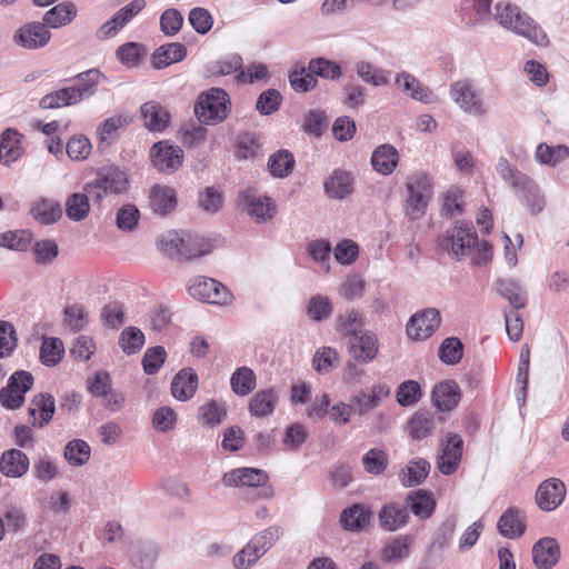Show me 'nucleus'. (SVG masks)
I'll return each mask as SVG.
<instances>
[{
  "label": "nucleus",
  "mask_w": 569,
  "mask_h": 569,
  "mask_svg": "<svg viewBox=\"0 0 569 569\" xmlns=\"http://www.w3.org/2000/svg\"><path fill=\"white\" fill-rule=\"evenodd\" d=\"M77 7L73 2H61L48 10L42 18L46 28H61L70 24L77 17Z\"/></svg>",
  "instance_id": "33"
},
{
  "label": "nucleus",
  "mask_w": 569,
  "mask_h": 569,
  "mask_svg": "<svg viewBox=\"0 0 569 569\" xmlns=\"http://www.w3.org/2000/svg\"><path fill=\"white\" fill-rule=\"evenodd\" d=\"M128 183L126 172L114 167L99 173L97 179L88 182L83 189L92 200L100 202L107 196L126 192Z\"/></svg>",
  "instance_id": "6"
},
{
  "label": "nucleus",
  "mask_w": 569,
  "mask_h": 569,
  "mask_svg": "<svg viewBox=\"0 0 569 569\" xmlns=\"http://www.w3.org/2000/svg\"><path fill=\"white\" fill-rule=\"evenodd\" d=\"M372 168L382 176L391 174L398 162H399V152L391 144H381L378 146L370 159Z\"/></svg>",
  "instance_id": "30"
},
{
  "label": "nucleus",
  "mask_w": 569,
  "mask_h": 569,
  "mask_svg": "<svg viewBox=\"0 0 569 569\" xmlns=\"http://www.w3.org/2000/svg\"><path fill=\"white\" fill-rule=\"evenodd\" d=\"M308 432L303 425L292 423L286 429L282 445L286 449L297 451L306 442Z\"/></svg>",
  "instance_id": "64"
},
{
  "label": "nucleus",
  "mask_w": 569,
  "mask_h": 569,
  "mask_svg": "<svg viewBox=\"0 0 569 569\" xmlns=\"http://www.w3.org/2000/svg\"><path fill=\"white\" fill-rule=\"evenodd\" d=\"M227 416L224 403L210 400L199 408V421L202 426L212 427Z\"/></svg>",
  "instance_id": "51"
},
{
  "label": "nucleus",
  "mask_w": 569,
  "mask_h": 569,
  "mask_svg": "<svg viewBox=\"0 0 569 569\" xmlns=\"http://www.w3.org/2000/svg\"><path fill=\"white\" fill-rule=\"evenodd\" d=\"M498 292L516 308L526 306L527 299L520 284L512 279H500L496 282Z\"/></svg>",
  "instance_id": "46"
},
{
  "label": "nucleus",
  "mask_w": 569,
  "mask_h": 569,
  "mask_svg": "<svg viewBox=\"0 0 569 569\" xmlns=\"http://www.w3.org/2000/svg\"><path fill=\"white\" fill-rule=\"evenodd\" d=\"M499 533L509 539H516L526 530L525 518L519 509L508 508L497 523Z\"/></svg>",
  "instance_id": "32"
},
{
  "label": "nucleus",
  "mask_w": 569,
  "mask_h": 569,
  "mask_svg": "<svg viewBox=\"0 0 569 569\" xmlns=\"http://www.w3.org/2000/svg\"><path fill=\"white\" fill-rule=\"evenodd\" d=\"M532 558L537 568L551 569L560 558V547L553 538H542L532 547Z\"/></svg>",
  "instance_id": "21"
},
{
  "label": "nucleus",
  "mask_w": 569,
  "mask_h": 569,
  "mask_svg": "<svg viewBox=\"0 0 569 569\" xmlns=\"http://www.w3.org/2000/svg\"><path fill=\"white\" fill-rule=\"evenodd\" d=\"M101 73L98 69H90L79 73L76 79L78 80L77 86H72L77 94L80 96V101L87 97L92 96L96 92L97 84L99 83Z\"/></svg>",
  "instance_id": "56"
},
{
  "label": "nucleus",
  "mask_w": 569,
  "mask_h": 569,
  "mask_svg": "<svg viewBox=\"0 0 569 569\" xmlns=\"http://www.w3.org/2000/svg\"><path fill=\"white\" fill-rule=\"evenodd\" d=\"M309 71L315 76H319L326 79H338L341 76V68L338 63L323 59L317 58L309 62Z\"/></svg>",
  "instance_id": "62"
},
{
  "label": "nucleus",
  "mask_w": 569,
  "mask_h": 569,
  "mask_svg": "<svg viewBox=\"0 0 569 569\" xmlns=\"http://www.w3.org/2000/svg\"><path fill=\"white\" fill-rule=\"evenodd\" d=\"M230 110V97L221 88H211L207 92H202L194 104V113L198 120L208 126L223 122Z\"/></svg>",
  "instance_id": "3"
},
{
  "label": "nucleus",
  "mask_w": 569,
  "mask_h": 569,
  "mask_svg": "<svg viewBox=\"0 0 569 569\" xmlns=\"http://www.w3.org/2000/svg\"><path fill=\"white\" fill-rule=\"evenodd\" d=\"M186 234V231L168 230L158 238L157 246L166 256L181 261V256L188 254L187 251H182Z\"/></svg>",
  "instance_id": "35"
},
{
  "label": "nucleus",
  "mask_w": 569,
  "mask_h": 569,
  "mask_svg": "<svg viewBox=\"0 0 569 569\" xmlns=\"http://www.w3.org/2000/svg\"><path fill=\"white\" fill-rule=\"evenodd\" d=\"M213 248L212 240L187 232L183 250L187 251V256H181V261L193 260L197 258H201L211 252Z\"/></svg>",
  "instance_id": "43"
},
{
  "label": "nucleus",
  "mask_w": 569,
  "mask_h": 569,
  "mask_svg": "<svg viewBox=\"0 0 569 569\" xmlns=\"http://www.w3.org/2000/svg\"><path fill=\"white\" fill-rule=\"evenodd\" d=\"M441 323L438 309L428 308L413 315L407 325V335L412 340H426Z\"/></svg>",
  "instance_id": "13"
},
{
  "label": "nucleus",
  "mask_w": 569,
  "mask_h": 569,
  "mask_svg": "<svg viewBox=\"0 0 569 569\" xmlns=\"http://www.w3.org/2000/svg\"><path fill=\"white\" fill-rule=\"evenodd\" d=\"M339 356L331 347L319 348L312 359L313 369L321 375H327L338 365Z\"/></svg>",
  "instance_id": "52"
},
{
  "label": "nucleus",
  "mask_w": 569,
  "mask_h": 569,
  "mask_svg": "<svg viewBox=\"0 0 569 569\" xmlns=\"http://www.w3.org/2000/svg\"><path fill=\"white\" fill-rule=\"evenodd\" d=\"M71 87L61 88L43 96L39 106L42 109H57L80 102V96Z\"/></svg>",
  "instance_id": "40"
},
{
  "label": "nucleus",
  "mask_w": 569,
  "mask_h": 569,
  "mask_svg": "<svg viewBox=\"0 0 569 569\" xmlns=\"http://www.w3.org/2000/svg\"><path fill=\"white\" fill-rule=\"evenodd\" d=\"M279 392L274 388L262 389L256 392L249 401V412L256 418L269 417L274 412Z\"/></svg>",
  "instance_id": "28"
},
{
  "label": "nucleus",
  "mask_w": 569,
  "mask_h": 569,
  "mask_svg": "<svg viewBox=\"0 0 569 569\" xmlns=\"http://www.w3.org/2000/svg\"><path fill=\"white\" fill-rule=\"evenodd\" d=\"M197 388V373L191 368H183L174 376L172 380L171 393L176 399L186 401L193 397Z\"/></svg>",
  "instance_id": "31"
},
{
  "label": "nucleus",
  "mask_w": 569,
  "mask_h": 569,
  "mask_svg": "<svg viewBox=\"0 0 569 569\" xmlns=\"http://www.w3.org/2000/svg\"><path fill=\"white\" fill-rule=\"evenodd\" d=\"M406 506L419 519H429L437 507L433 495L425 489L409 491L406 496Z\"/></svg>",
  "instance_id": "24"
},
{
  "label": "nucleus",
  "mask_w": 569,
  "mask_h": 569,
  "mask_svg": "<svg viewBox=\"0 0 569 569\" xmlns=\"http://www.w3.org/2000/svg\"><path fill=\"white\" fill-rule=\"evenodd\" d=\"M269 477L267 472L258 468H236L222 476V483L226 487H262Z\"/></svg>",
  "instance_id": "17"
},
{
  "label": "nucleus",
  "mask_w": 569,
  "mask_h": 569,
  "mask_svg": "<svg viewBox=\"0 0 569 569\" xmlns=\"http://www.w3.org/2000/svg\"><path fill=\"white\" fill-rule=\"evenodd\" d=\"M365 470L371 475L382 473L388 466V456L378 448H372L362 457Z\"/></svg>",
  "instance_id": "60"
},
{
  "label": "nucleus",
  "mask_w": 569,
  "mask_h": 569,
  "mask_svg": "<svg viewBox=\"0 0 569 569\" xmlns=\"http://www.w3.org/2000/svg\"><path fill=\"white\" fill-rule=\"evenodd\" d=\"M238 204L258 222L271 219L276 209L270 197H260L258 190L252 187H249L239 193Z\"/></svg>",
  "instance_id": "11"
},
{
  "label": "nucleus",
  "mask_w": 569,
  "mask_h": 569,
  "mask_svg": "<svg viewBox=\"0 0 569 569\" xmlns=\"http://www.w3.org/2000/svg\"><path fill=\"white\" fill-rule=\"evenodd\" d=\"M451 100L467 114L482 117L488 113L480 89L470 79L457 80L450 86Z\"/></svg>",
  "instance_id": "4"
},
{
  "label": "nucleus",
  "mask_w": 569,
  "mask_h": 569,
  "mask_svg": "<svg viewBox=\"0 0 569 569\" xmlns=\"http://www.w3.org/2000/svg\"><path fill=\"white\" fill-rule=\"evenodd\" d=\"M89 198L91 197L86 191L71 194L66 202L67 217L73 221L86 219L90 211Z\"/></svg>",
  "instance_id": "48"
},
{
  "label": "nucleus",
  "mask_w": 569,
  "mask_h": 569,
  "mask_svg": "<svg viewBox=\"0 0 569 569\" xmlns=\"http://www.w3.org/2000/svg\"><path fill=\"white\" fill-rule=\"evenodd\" d=\"M495 19L503 28L529 39L538 46H545L548 43L547 34L543 32L541 27L538 26L526 12H522L518 6L498 2L496 6Z\"/></svg>",
  "instance_id": "1"
},
{
  "label": "nucleus",
  "mask_w": 569,
  "mask_h": 569,
  "mask_svg": "<svg viewBox=\"0 0 569 569\" xmlns=\"http://www.w3.org/2000/svg\"><path fill=\"white\" fill-rule=\"evenodd\" d=\"M535 157L542 164L556 166L569 157V148L565 144L549 147L546 143H540L537 147Z\"/></svg>",
  "instance_id": "50"
},
{
  "label": "nucleus",
  "mask_w": 569,
  "mask_h": 569,
  "mask_svg": "<svg viewBox=\"0 0 569 569\" xmlns=\"http://www.w3.org/2000/svg\"><path fill=\"white\" fill-rule=\"evenodd\" d=\"M64 457L70 465L82 466L90 458V447L83 440H72L64 448Z\"/></svg>",
  "instance_id": "59"
},
{
  "label": "nucleus",
  "mask_w": 569,
  "mask_h": 569,
  "mask_svg": "<svg viewBox=\"0 0 569 569\" xmlns=\"http://www.w3.org/2000/svg\"><path fill=\"white\" fill-rule=\"evenodd\" d=\"M436 421L433 413L428 410L417 411L408 423L409 436L413 440H421L428 437L435 429Z\"/></svg>",
  "instance_id": "41"
},
{
  "label": "nucleus",
  "mask_w": 569,
  "mask_h": 569,
  "mask_svg": "<svg viewBox=\"0 0 569 569\" xmlns=\"http://www.w3.org/2000/svg\"><path fill=\"white\" fill-rule=\"evenodd\" d=\"M429 471L430 463L425 459H417L402 469L399 477L405 487H413L422 483Z\"/></svg>",
  "instance_id": "45"
},
{
  "label": "nucleus",
  "mask_w": 569,
  "mask_h": 569,
  "mask_svg": "<svg viewBox=\"0 0 569 569\" xmlns=\"http://www.w3.org/2000/svg\"><path fill=\"white\" fill-rule=\"evenodd\" d=\"M565 497V483L557 478H550L539 485L536 502L541 510L551 511L562 503Z\"/></svg>",
  "instance_id": "15"
},
{
  "label": "nucleus",
  "mask_w": 569,
  "mask_h": 569,
  "mask_svg": "<svg viewBox=\"0 0 569 569\" xmlns=\"http://www.w3.org/2000/svg\"><path fill=\"white\" fill-rule=\"evenodd\" d=\"M30 213L39 223L51 224L61 218L62 209L54 200L41 199L32 204Z\"/></svg>",
  "instance_id": "38"
},
{
  "label": "nucleus",
  "mask_w": 569,
  "mask_h": 569,
  "mask_svg": "<svg viewBox=\"0 0 569 569\" xmlns=\"http://www.w3.org/2000/svg\"><path fill=\"white\" fill-rule=\"evenodd\" d=\"M378 349L379 343L377 336L369 330H363L349 339L350 356L355 360L363 363L371 362L377 357Z\"/></svg>",
  "instance_id": "16"
},
{
  "label": "nucleus",
  "mask_w": 569,
  "mask_h": 569,
  "mask_svg": "<svg viewBox=\"0 0 569 569\" xmlns=\"http://www.w3.org/2000/svg\"><path fill=\"white\" fill-rule=\"evenodd\" d=\"M167 358V352L163 347L156 346L152 348H149L142 359V367L143 371L147 375H154L157 373L162 365L164 363Z\"/></svg>",
  "instance_id": "63"
},
{
  "label": "nucleus",
  "mask_w": 569,
  "mask_h": 569,
  "mask_svg": "<svg viewBox=\"0 0 569 569\" xmlns=\"http://www.w3.org/2000/svg\"><path fill=\"white\" fill-rule=\"evenodd\" d=\"M158 556V547L151 542L139 541L130 550V561L137 569H152Z\"/></svg>",
  "instance_id": "37"
},
{
  "label": "nucleus",
  "mask_w": 569,
  "mask_h": 569,
  "mask_svg": "<svg viewBox=\"0 0 569 569\" xmlns=\"http://www.w3.org/2000/svg\"><path fill=\"white\" fill-rule=\"evenodd\" d=\"M395 83L413 100L427 104L435 101L433 92L409 72L402 71L397 73Z\"/></svg>",
  "instance_id": "22"
},
{
  "label": "nucleus",
  "mask_w": 569,
  "mask_h": 569,
  "mask_svg": "<svg viewBox=\"0 0 569 569\" xmlns=\"http://www.w3.org/2000/svg\"><path fill=\"white\" fill-rule=\"evenodd\" d=\"M54 411V398L49 393H38L28 407V421L34 428H42L52 420Z\"/></svg>",
  "instance_id": "18"
},
{
  "label": "nucleus",
  "mask_w": 569,
  "mask_h": 569,
  "mask_svg": "<svg viewBox=\"0 0 569 569\" xmlns=\"http://www.w3.org/2000/svg\"><path fill=\"white\" fill-rule=\"evenodd\" d=\"M144 53V48L137 42H127L120 46L116 51L118 60L129 68L137 67Z\"/></svg>",
  "instance_id": "58"
},
{
  "label": "nucleus",
  "mask_w": 569,
  "mask_h": 569,
  "mask_svg": "<svg viewBox=\"0 0 569 569\" xmlns=\"http://www.w3.org/2000/svg\"><path fill=\"white\" fill-rule=\"evenodd\" d=\"M295 158L288 150H279L268 161L270 173L276 178L288 177L295 168Z\"/></svg>",
  "instance_id": "47"
},
{
  "label": "nucleus",
  "mask_w": 569,
  "mask_h": 569,
  "mask_svg": "<svg viewBox=\"0 0 569 569\" xmlns=\"http://www.w3.org/2000/svg\"><path fill=\"white\" fill-rule=\"evenodd\" d=\"M463 452V439L458 433L448 432L440 440L439 455L437 457V468L445 475L450 476L456 472Z\"/></svg>",
  "instance_id": "10"
},
{
  "label": "nucleus",
  "mask_w": 569,
  "mask_h": 569,
  "mask_svg": "<svg viewBox=\"0 0 569 569\" xmlns=\"http://www.w3.org/2000/svg\"><path fill=\"white\" fill-rule=\"evenodd\" d=\"M30 467L28 456L19 449H9L1 455L0 471L9 478H20L24 476Z\"/></svg>",
  "instance_id": "25"
},
{
  "label": "nucleus",
  "mask_w": 569,
  "mask_h": 569,
  "mask_svg": "<svg viewBox=\"0 0 569 569\" xmlns=\"http://www.w3.org/2000/svg\"><path fill=\"white\" fill-rule=\"evenodd\" d=\"M363 317L355 309L340 313L338 317V330L346 336H355L362 332Z\"/></svg>",
  "instance_id": "55"
},
{
  "label": "nucleus",
  "mask_w": 569,
  "mask_h": 569,
  "mask_svg": "<svg viewBox=\"0 0 569 569\" xmlns=\"http://www.w3.org/2000/svg\"><path fill=\"white\" fill-rule=\"evenodd\" d=\"M188 290L194 299L211 305L224 306L232 300L228 288L213 278L198 276L190 281Z\"/></svg>",
  "instance_id": "7"
},
{
  "label": "nucleus",
  "mask_w": 569,
  "mask_h": 569,
  "mask_svg": "<svg viewBox=\"0 0 569 569\" xmlns=\"http://www.w3.org/2000/svg\"><path fill=\"white\" fill-rule=\"evenodd\" d=\"M232 391L239 397H246L251 393L257 386L254 371L249 367L237 368L230 377Z\"/></svg>",
  "instance_id": "39"
},
{
  "label": "nucleus",
  "mask_w": 569,
  "mask_h": 569,
  "mask_svg": "<svg viewBox=\"0 0 569 569\" xmlns=\"http://www.w3.org/2000/svg\"><path fill=\"white\" fill-rule=\"evenodd\" d=\"M406 188V213L411 220H417L425 214L431 198V178L426 172H416L409 178Z\"/></svg>",
  "instance_id": "5"
},
{
  "label": "nucleus",
  "mask_w": 569,
  "mask_h": 569,
  "mask_svg": "<svg viewBox=\"0 0 569 569\" xmlns=\"http://www.w3.org/2000/svg\"><path fill=\"white\" fill-rule=\"evenodd\" d=\"M463 356V345L460 339L456 337L447 338L442 341L439 348L440 360L449 366L457 365L461 361Z\"/></svg>",
  "instance_id": "53"
},
{
  "label": "nucleus",
  "mask_w": 569,
  "mask_h": 569,
  "mask_svg": "<svg viewBox=\"0 0 569 569\" xmlns=\"http://www.w3.org/2000/svg\"><path fill=\"white\" fill-rule=\"evenodd\" d=\"M355 179L351 172L336 169L325 180L323 189L330 199L343 200L353 192Z\"/></svg>",
  "instance_id": "19"
},
{
  "label": "nucleus",
  "mask_w": 569,
  "mask_h": 569,
  "mask_svg": "<svg viewBox=\"0 0 569 569\" xmlns=\"http://www.w3.org/2000/svg\"><path fill=\"white\" fill-rule=\"evenodd\" d=\"M51 40V32L42 22L32 21L20 26L12 36V42L24 50H39Z\"/></svg>",
  "instance_id": "12"
},
{
  "label": "nucleus",
  "mask_w": 569,
  "mask_h": 569,
  "mask_svg": "<svg viewBox=\"0 0 569 569\" xmlns=\"http://www.w3.org/2000/svg\"><path fill=\"white\" fill-rule=\"evenodd\" d=\"M150 207L156 214L167 216L177 207L178 199L173 188L154 184L150 189Z\"/></svg>",
  "instance_id": "26"
},
{
  "label": "nucleus",
  "mask_w": 569,
  "mask_h": 569,
  "mask_svg": "<svg viewBox=\"0 0 569 569\" xmlns=\"http://www.w3.org/2000/svg\"><path fill=\"white\" fill-rule=\"evenodd\" d=\"M33 376L26 370L13 372L8 385L0 389V403L10 410L19 409L24 402V395L33 387Z\"/></svg>",
  "instance_id": "9"
},
{
  "label": "nucleus",
  "mask_w": 569,
  "mask_h": 569,
  "mask_svg": "<svg viewBox=\"0 0 569 569\" xmlns=\"http://www.w3.org/2000/svg\"><path fill=\"white\" fill-rule=\"evenodd\" d=\"M411 540L407 536H401L388 543L382 551L386 561H399L409 556Z\"/></svg>",
  "instance_id": "61"
},
{
  "label": "nucleus",
  "mask_w": 569,
  "mask_h": 569,
  "mask_svg": "<svg viewBox=\"0 0 569 569\" xmlns=\"http://www.w3.org/2000/svg\"><path fill=\"white\" fill-rule=\"evenodd\" d=\"M478 244V236L471 223H460L447 231L442 248L456 260L466 258Z\"/></svg>",
  "instance_id": "8"
},
{
  "label": "nucleus",
  "mask_w": 569,
  "mask_h": 569,
  "mask_svg": "<svg viewBox=\"0 0 569 569\" xmlns=\"http://www.w3.org/2000/svg\"><path fill=\"white\" fill-rule=\"evenodd\" d=\"M519 180L520 184L516 189L517 197L529 208L532 214H537L542 211L545 207V197L541 193L538 184L529 177Z\"/></svg>",
  "instance_id": "29"
},
{
  "label": "nucleus",
  "mask_w": 569,
  "mask_h": 569,
  "mask_svg": "<svg viewBox=\"0 0 569 569\" xmlns=\"http://www.w3.org/2000/svg\"><path fill=\"white\" fill-rule=\"evenodd\" d=\"M64 353L63 343L59 338H47L40 348V360L47 367L58 365Z\"/></svg>",
  "instance_id": "49"
},
{
  "label": "nucleus",
  "mask_w": 569,
  "mask_h": 569,
  "mask_svg": "<svg viewBox=\"0 0 569 569\" xmlns=\"http://www.w3.org/2000/svg\"><path fill=\"white\" fill-rule=\"evenodd\" d=\"M409 518L407 506H401L398 502L385 503L378 512L379 525L388 532L403 528L409 522Z\"/></svg>",
  "instance_id": "20"
},
{
  "label": "nucleus",
  "mask_w": 569,
  "mask_h": 569,
  "mask_svg": "<svg viewBox=\"0 0 569 569\" xmlns=\"http://www.w3.org/2000/svg\"><path fill=\"white\" fill-rule=\"evenodd\" d=\"M355 70L358 77L366 83L375 87H382L389 83V71L383 70L368 61H358L355 64Z\"/></svg>",
  "instance_id": "44"
},
{
  "label": "nucleus",
  "mask_w": 569,
  "mask_h": 569,
  "mask_svg": "<svg viewBox=\"0 0 569 569\" xmlns=\"http://www.w3.org/2000/svg\"><path fill=\"white\" fill-rule=\"evenodd\" d=\"M187 56V48L180 42L167 43L152 53L151 62L153 68L163 69L172 63L183 60Z\"/></svg>",
  "instance_id": "34"
},
{
  "label": "nucleus",
  "mask_w": 569,
  "mask_h": 569,
  "mask_svg": "<svg viewBox=\"0 0 569 569\" xmlns=\"http://www.w3.org/2000/svg\"><path fill=\"white\" fill-rule=\"evenodd\" d=\"M150 158L157 170L172 173L181 166L183 151L180 147L170 144L168 141H159L152 146Z\"/></svg>",
  "instance_id": "14"
},
{
  "label": "nucleus",
  "mask_w": 569,
  "mask_h": 569,
  "mask_svg": "<svg viewBox=\"0 0 569 569\" xmlns=\"http://www.w3.org/2000/svg\"><path fill=\"white\" fill-rule=\"evenodd\" d=\"M371 517L372 512L369 508L355 503L342 511L340 522L347 530L360 531L370 523Z\"/></svg>",
  "instance_id": "36"
},
{
  "label": "nucleus",
  "mask_w": 569,
  "mask_h": 569,
  "mask_svg": "<svg viewBox=\"0 0 569 569\" xmlns=\"http://www.w3.org/2000/svg\"><path fill=\"white\" fill-rule=\"evenodd\" d=\"M144 127L153 132L163 131L170 121V113L157 101H148L140 108Z\"/></svg>",
  "instance_id": "27"
},
{
  "label": "nucleus",
  "mask_w": 569,
  "mask_h": 569,
  "mask_svg": "<svg viewBox=\"0 0 569 569\" xmlns=\"http://www.w3.org/2000/svg\"><path fill=\"white\" fill-rule=\"evenodd\" d=\"M91 150L92 144L84 134L72 136L66 144V153L73 161L86 160Z\"/></svg>",
  "instance_id": "54"
},
{
  "label": "nucleus",
  "mask_w": 569,
  "mask_h": 569,
  "mask_svg": "<svg viewBox=\"0 0 569 569\" xmlns=\"http://www.w3.org/2000/svg\"><path fill=\"white\" fill-rule=\"evenodd\" d=\"M461 397L458 383L453 380H446L438 383L431 393L433 405L441 411H451L455 409Z\"/></svg>",
  "instance_id": "23"
},
{
  "label": "nucleus",
  "mask_w": 569,
  "mask_h": 569,
  "mask_svg": "<svg viewBox=\"0 0 569 569\" xmlns=\"http://www.w3.org/2000/svg\"><path fill=\"white\" fill-rule=\"evenodd\" d=\"M144 345L143 332L136 327L126 328L119 338V346L127 355H133L141 350Z\"/></svg>",
  "instance_id": "57"
},
{
  "label": "nucleus",
  "mask_w": 569,
  "mask_h": 569,
  "mask_svg": "<svg viewBox=\"0 0 569 569\" xmlns=\"http://www.w3.org/2000/svg\"><path fill=\"white\" fill-rule=\"evenodd\" d=\"M282 535L283 531L280 526H270L256 533L248 543L233 556V567L236 569L251 568L272 548Z\"/></svg>",
  "instance_id": "2"
},
{
  "label": "nucleus",
  "mask_w": 569,
  "mask_h": 569,
  "mask_svg": "<svg viewBox=\"0 0 569 569\" xmlns=\"http://www.w3.org/2000/svg\"><path fill=\"white\" fill-rule=\"evenodd\" d=\"M22 138L23 136L19 133L16 129L9 128L2 132L0 138V146L2 150H6L3 157V163L6 166H10L12 162L18 160L22 156Z\"/></svg>",
  "instance_id": "42"
}]
</instances>
